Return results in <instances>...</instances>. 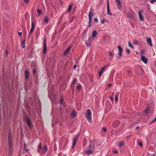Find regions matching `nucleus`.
I'll list each match as a JSON object with an SVG mask.
<instances>
[{"label":"nucleus","instance_id":"nucleus-37","mask_svg":"<svg viewBox=\"0 0 156 156\" xmlns=\"http://www.w3.org/2000/svg\"><path fill=\"white\" fill-rule=\"evenodd\" d=\"M115 71L113 70L111 73L110 76V78H111V77H113V75L114 74V73H115Z\"/></svg>","mask_w":156,"mask_h":156},{"label":"nucleus","instance_id":"nucleus-15","mask_svg":"<svg viewBox=\"0 0 156 156\" xmlns=\"http://www.w3.org/2000/svg\"><path fill=\"white\" fill-rule=\"evenodd\" d=\"M119 123L120 122L119 121H115L113 122L112 125L114 127H116L119 126Z\"/></svg>","mask_w":156,"mask_h":156},{"label":"nucleus","instance_id":"nucleus-18","mask_svg":"<svg viewBox=\"0 0 156 156\" xmlns=\"http://www.w3.org/2000/svg\"><path fill=\"white\" fill-rule=\"evenodd\" d=\"M8 141H9V145L10 144H12V141L11 139V137L10 136V133H9L8 134Z\"/></svg>","mask_w":156,"mask_h":156},{"label":"nucleus","instance_id":"nucleus-20","mask_svg":"<svg viewBox=\"0 0 156 156\" xmlns=\"http://www.w3.org/2000/svg\"><path fill=\"white\" fill-rule=\"evenodd\" d=\"M107 9L108 15H112V14L110 11V7L108 4L107 5Z\"/></svg>","mask_w":156,"mask_h":156},{"label":"nucleus","instance_id":"nucleus-55","mask_svg":"<svg viewBox=\"0 0 156 156\" xmlns=\"http://www.w3.org/2000/svg\"><path fill=\"white\" fill-rule=\"evenodd\" d=\"M113 152L115 153H117L118 152L117 150L113 151Z\"/></svg>","mask_w":156,"mask_h":156},{"label":"nucleus","instance_id":"nucleus-27","mask_svg":"<svg viewBox=\"0 0 156 156\" xmlns=\"http://www.w3.org/2000/svg\"><path fill=\"white\" fill-rule=\"evenodd\" d=\"M145 113L146 115H147L149 113V110L148 108H147L145 110Z\"/></svg>","mask_w":156,"mask_h":156},{"label":"nucleus","instance_id":"nucleus-52","mask_svg":"<svg viewBox=\"0 0 156 156\" xmlns=\"http://www.w3.org/2000/svg\"><path fill=\"white\" fill-rule=\"evenodd\" d=\"M18 33L19 36H21L22 35V32H19V31H18Z\"/></svg>","mask_w":156,"mask_h":156},{"label":"nucleus","instance_id":"nucleus-58","mask_svg":"<svg viewBox=\"0 0 156 156\" xmlns=\"http://www.w3.org/2000/svg\"><path fill=\"white\" fill-rule=\"evenodd\" d=\"M92 40V37H90L88 39V41H91Z\"/></svg>","mask_w":156,"mask_h":156},{"label":"nucleus","instance_id":"nucleus-16","mask_svg":"<svg viewBox=\"0 0 156 156\" xmlns=\"http://www.w3.org/2000/svg\"><path fill=\"white\" fill-rule=\"evenodd\" d=\"M71 49V47H69V48H66L63 53V54L65 55H66L67 53H68V52Z\"/></svg>","mask_w":156,"mask_h":156},{"label":"nucleus","instance_id":"nucleus-44","mask_svg":"<svg viewBox=\"0 0 156 156\" xmlns=\"http://www.w3.org/2000/svg\"><path fill=\"white\" fill-rule=\"evenodd\" d=\"M81 86L80 85H78L77 87V89L78 90H81Z\"/></svg>","mask_w":156,"mask_h":156},{"label":"nucleus","instance_id":"nucleus-41","mask_svg":"<svg viewBox=\"0 0 156 156\" xmlns=\"http://www.w3.org/2000/svg\"><path fill=\"white\" fill-rule=\"evenodd\" d=\"M113 54L112 53V52H110V53H109V56H111V57L110 58V59H112V58H113Z\"/></svg>","mask_w":156,"mask_h":156},{"label":"nucleus","instance_id":"nucleus-22","mask_svg":"<svg viewBox=\"0 0 156 156\" xmlns=\"http://www.w3.org/2000/svg\"><path fill=\"white\" fill-rule=\"evenodd\" d=\"M106 67V66H104L101 69V70L99 72V75L100 76H101L102 74V73L105 70V68Z\"/></svg>","mask_w":156,"mask_h":156},{"label":"nucleus","instance_id":"nucleus-4","mask_svg":"<svg viewBox=\"0 0 156 156\" xmlns=\"http://www.w3.org/2000/svg\"><path fill=\"white\" fill-rule=\"evenodd\" d=\"M79 137V135H77L75 136L73 140V145L72 147V148L73 149L75 147V145L76 144L77 140Z\"/></svg>","mask_w":156,"mask_h":156},{"label":"nucleus","instance_id":"nucleus-33","mask_svg":"<svg viewBox=\"0 0 156 156\" xmlns=\"http://www.w3.org/2000/svg\"><path fill=\"white\" fill-rule=\"evenodd\" d=\"M34 28H31L30 29V32L29 33L28 35H30L33 33V32L34 31Z\"/></svg>","mask_w":156,"mask_h":156},{"label":"nucleus","instance_id":"nucleus-46","mask_svg":"<svg viewBox=\"0 0 156 156\" xmlns=\"http://www.w3.org/2000/svg\"><path fill=\"white\" fill-rule=\"evenodd\" d=\"M126 52L128 54H129L130 53V50L128 49H126Z\"/></svg>","mask_w":156,"mask_h":156},{"label":"nucleus","instance_id":"nucleus-51","mask_svg":"<svg viewBox=\"0 0 156 156\" xmlns=\"http://www.w3.org/2000/svg\"><path fill=\"white\" fill-rule=\"evenodd\" d=\"M106 127H103L102 128V130L106 132Z\"/></svg>","mask_w":156,"mask_h":156},{"label":"nucleus","instance_id":"nucleus-3","mask_svg":"<svg viewBox=\"0 0 156 156\" xmlns=\"http://www.w3.org/2000/svg\"><path fill=\"white\" fill-rule=\"evenodd\" d=\"M26 118L27 123L28 126L30 128H31L32 126V123L29 117L27 115H26L24 117V119Z\"/></svg>","mask_w":156,"mask_h":156},{"label":"nucleus","instance_id":"nucleus-7","mask_svg":"<svg viewBox=\"0 0 156 156\" xmlns=\"http://www.w3.org/2000/svg\"><path fill=\"white\" fill-rule=\"evenodd\" d=\"M47 48L46 44V40L45 39L44 40V48L43 50V53L45 54L46 52Z\"/></svg>","mask_w":156,"mask_h":156},{"label":"nucleus","instance_id":"nucleus-34","mask_svg":"<svg viewBox=\"0 0 156 156\" xmlns=\"http://www.w3.org/2000/svg\"><path fill=\"white\" fill-rule=\"evenodd\" d=\"M72 116L73 118H74L76 116V113L75 112H72Z\"/></svg>","mask_w":156,"mask_h":156},{"label":"nucleus","instance_id":"nucleus-62","mask_svg":"<svg viewBox=\"0 0 156 156\" xmlns=\"http://www.w3.org/2000/svg\"><path fill=\"white\" fill-rule=\"evenodd\" d=\"M111 84H109L108 85V87H110L111 86Z\"/></svg>","mask_w":156,"mask_h":156},{"label":"nucleus","instance_id":"nucleus-61","mask_svg":"<svg viewBox=\"0 0 156 156\" xmlns=\"http://www.w3.org/2000/svg\"><path fill=\"white\" fill-rule=\"evenodd\" d=\"M63 15H62L61 16V17H60V18L61 19H62V18H63Z\"/></svg>","mask_w":156,"mask_h":156},{"label":"nucleus","instance_id":"nucleus-17","mask_svg":"<svg viewBox=\"0 0 156 156\" xmlns=\"http://www.w3.org/2000/svg\"><path fill=\"white\" fill-rule=\"evenodd\" d=\"M139 15V17L140 19V20L141 21H142L144 20V18L143 16L142 15L141 12L139 11L138 12Z\"/></svg>","mask_w":156,"mask_h":156},{"label":"nucleus","instance_id":"nucleus-10","mask_svg":"<svg viewBox=\"0 0 156 156\" xmlns=\"http://www.w3.org/2000/svg\"><path fill=\"white\" fill-rule=\"evenodd\" d=\"M48 150V148L46 145L44 144L43 147L42 149V152L44 153L45 154Z\"/></svg>","mask_w":156,"mask_h":156},{"label":"nucleus","instance_id":"nucleus-49","mask_svg":"<svg viewBox=\"0 0 156 156\" xmlns=\"http://www.w3.org/2000/svg\"><path fill=\"white\" fill-rule=\"evenodd\" d=\"M156 2V0H151V3L152 4H153L154 2Z\"/></svg>","mask_w":156,"mask_h":156},{"label":"nucleus","instance_id":"nucleus-57","mask_svg":"<svg viewBox=\"0 0 156 156\" xmlns=\"http://www.w3.org/2000/svg\"><path fill=\"white\" fill-rule=\"evenodd\" d=\"M77 67V66L76 65H75L73 66V68L75 69Z\"/></svg>","mask_w":156,"mask_h":156},{"label":"nucleus","instance_id":"nucleus-43","mask_svg":"<svg viewBox=\"0 0 156 156\" xmlns=\"http://www.w3.org/2000/svg\"><path fill=\"white\" fill-rule=\"evenodd\" d=\"M24 150L25 151H28V149H27L26 144L25 143L24 144Z\"/></svg>","mask_w":156,"mask_h":156},{"label":"nucleus","instance_id":"nucleus-63","mask_svg":"<svg viewBox=\"0 0 156 156\" xmlns=\"http://www.w3.org/2000/svg\"><path fill=\"white\" fill-rule=\"evenodd\" d=\"M108 4L109 5L108 1H108H107V5H108Z\"/></svg>","mask_w":156,"mask_h":156},{"label":"nucleus","instance_id":"nucleus-29","mask_svg":"<svg viewBox=\"0 0 156 156\" xmlns=\"http://www.w3.org/2000/svg\"><path fill=\"white\" fill-rule=\"evenodd\" d=\"M92 151L91 150H89L87 151L86 152V153L87 154H89L92 153Z\"/></svg>","mask_w":156,"mask_h":156},{"label":"nucleus","instance_id":"nucleus-32","mask_svg":"<svg viewBox=\"0 0 156 156\" xmlns=\"http://www.w3.org/2000/svg\"><path fill=\"white\" fill-rule=\"evenodd\" d=\"M119 96L118 94H116L115 95V101L116 102H117L118 101V96Z\"/></svg>","mask_w":156,"mask_h":156},{"label":"nucleus","instance_id":"nucleus-19","mask_svg":"<svg viewBox=\"0 0 156 156\" xmlns=\"http://www.w3.org/2000/svg\"><path fill=\"white\" fill-rule=\"evenodd\" d=\"M42 147V145L41 143H40L39 144L38 147L37 148V151L39 153H40L41 151V148Z\"/></svg>","mask_w":156,"mask_h":156},{"label":"nucleus","instance_id":"nucleus-25","mask_svg":"<svg viewBox=\"0 0 156 156\" xmlns=\"http://www.w3.org/2000/svg\"><path fill=\"white\" fill-rule=\"evenodd\" d=\"M124 142L123 141H121L118 143V145L119 147H121L124 144Z\"/></svg>","mask_w":156,"mask_h":156},{"label":"nucleus","instance_id":"nucleus-1","mask_svg":"<svg viewBox=\"0 0 156 156\" xmlns=\"http://www.w3.org/2000/svg\"><path fill=\"white\" fill-rule=\"evenodd\" d=\"M94 15L93 10L92 9L90 8L89 12V21L88 24L89 27L91 26L92 17Z\"/></svg>","mask_w":156,"mask_h":156},{"label":"nucleus","instance_id":"nucleus-2","mask_svg":"<svg viewBox=\"0 0 156 156\" xmlns=\"http://www.w3.org/2000/svg\"><path fill=\"white\" fill-rule=\"evenodd\" d=\"M86 116L87 117V119L89 122H90L91 120V112L90 109H88L86 114Z\"/></svg>","mask_w":156,"mask_h":156},{"label":"nucleus","instance_id":"nucleus-45","mask_svg":"<svg viewBox=\"0 0 156 156\" xmlns=\"http://www.w3.org/2000/svg\"><path fill=\"white\" fill-rule=\"evenodd\" d=\"M155 121H156V117L153 120L151 121V122L150 123V124H151V123H152L154 122Z\"/></svg>","mask_w":156,"mask_h":156},{"label":"nucleus","instance_id":"nucleus-47","mask_svg":"<svg viewBox=\"0 0 156 156\" xmlns=\"http://www.w3.org/2000/svg\"><path fill=\"white\" fill-rule=\"evenodd\" d=\"M133 43L135 44H138V42L136 40H134L133 41Z\"/></svg>","mask_w":156,"mask_h":156},{"label":"nucleus","instance_id":"nucleus-48","mask_svg":"<svg viewBox=\"0 0 156 156\" xmlns=\"http://www.w3.org/2000/svg\"><path fill=\"white\" fill-rule=\"evenodd\" d=\"M59 102L60 104H62L63 102V100L62 98H61L60 99Z\"/></svg>","mask_w":156,"mask_h":156},{"label":"nucleus","instance_id":"nucleus-60","mask_svg":"<svg viewBox=\"0 0 156 156\" xmlns=\"http://www.w3.org/2000/svg\"><path fill=\"white\" fill-rule=\"evenodd\" d=\"M111 101H113V96H112L111 98Z\"/></svg>","mask_w":156,"mask_h":156},{"label":"nucleus","instance_id":"nucleus-38","mask_svg":"<svg viewBox=\"0 0 156 156\" xmlns=\"http://www.w3.org/2000/svg\"><path fill=\"white\" fill-rule=\"evenodd\" d=\"M105 22H108V21L105 19L103 18L101 21V23H104Z\"/></svg>","mask_w":156,"mask_h":156},{"label":"nucleus","instance_id":"nucleus-14","mask_svg":"<svg viewBox=\"0 0 156 156\" xmlns=\"http://www.w3.org/2000/svg\"><path fill=\"white\" fill-rule=\"evenodd\" d=\"M118 48L119 50V55L120 57H122V48H121V47L119 45L118 46Z\"/></svg>","mask_w":156,"mask_h":156},{"label":"nucleus","instance_id":"nucleus-30","mask_svg":"<svg viewBox=\"0 0 156 156\" xmlns=\"http://www.w3.org/2000/svg\"><path fill=\"white\" fill-rule=\"evenodd\" d=\"M77 82V79L76 78H74L72 84H76Z\"/></svg>","mask_w":156,"mask_h":156},{"label":"nucleus","instance_id":"nucleus-64","mask_svg":"<svg viewBox=\"0 0 156 156\" xmlns=\"http://www.w3.org/2000/svg\"><path fill=\"white\" fill-rule=\"evenodd\" d=\"M139 128V126H137V127H136V129H138V128Z\"/></svg>","mask_w":156,"mask_h":156},{"label":"nucleus","instance_id":"nucleus-26","mask_svg":"<svg viewBox=\"0 0 156 156\" xmlns=\"http://www.w3.org/2000/svg\"><path fill=\"white\" fill-rule=\"evenodd\" d=\"M44 21L46 23H47L48 22V19L47 16L45 17L44 19Z\"/></svg>","mask_w":156,"mask_h":156},{"label":"nucleus","instance_id":"nucleus-42","mask_svg":"<svg viewBox=\"0 0 156 156\" xmlns=\"http://www.w3.org/2000/svg\"><path fill=\"white\" fill-rule=\"evenodd\" d=\"M37 12L38 13L39 16L40 15L42 14V11L41 10H40L39 9H38L37 10Z\"/></svg>","mask_w":156,"mask_h":156},{"label":"nucleus","instance_id":"nucleus-36","mask_svg":"<svg viewBox=\"0 0 156 156\" xmlns=\"http://www.w3.org/2000/svg\"><path fill=\"white\" fill-rule=\"evenodd\" d=\"M115 71L113 70L111 73L110 76V78H111V77H113V75L114 74V73H115Z\"/></svg>","mask_w":156,"mask_h":156},{"label":"nucleus","instance_id":"nucleus-24","mask_svg":"<svg viewBox=\"0 0 156 156\" xmlns=\"http://www.w3.org/2000/svg\"><path fill=\"white\" fill-rule=\"evenodd\" d=\"M87 140L86 138H83V147H84V146H85L86 145V143H87Z\"/></svg>","mask_w":156,"mask_h":156},{"label":"nucleus","instance_id":"nucleus-12","mask_svg":"<svg viewBox=\"0 0 156 156\" xmlns=\"http://www.w3.org/2000/svg\"><path fill=\"white\" fill-rule=\"evenodd\" d=\"M117 4V6L119 9L120 10L122 8V5L119 0H115Z\"/></svg>","mask_w":156,"mask_h":156},{"label":"nucleus","instance_id":"nucleus-54","mask_svg":"<svg viewBox=\"0 0 156 156\" xmlns=\"http://www.w3.org/2000/svg\"><path fill=\"white\" fill-rule=\"evenodd\" d=\"M139 145L140 146H142V144L141 142H139Z\"/></svg>","mask_w":156,"mask_h":156},{"label":"nucleus","instance_id":"nucleus-5","mask_svg":"<svg viewBox=\"0 0 156 156\" xmlns=\"http://www.w3.org/2000/svg\"><path fill=\"white\" fill-rule=\"evenodd\" d=\"M94 141L90 140L89 141V144L88 145V148L89 149H93L95 148V146L94 143Z\"/></svg>","mask_w":156,"mask_h":156},{"label":"nucleus","instance_id":"nucleus-35","mask_svg":"<svg viewBox=\"0 0 156 156\" xmlns=\"http://www.w3.org/2000/svg\"><path fill=\"white\" fill-rule=\"evenodd\" d=\"M128 45L129 47L132 48L133 49H134V47L133 46V45H132V44L130 43V42L129 41L128 42Z\"/></svg>","mask_w":156,"mask_h":156},{"label":"nucleus","instance_id":"nucleus-40","mask_svg":"<svg viewBox=\"0 0 156 156\" xmlns=\"http://www.w3.org/2000/svg\"><path fill=\"white\" fill-rule=\"evenodd\" d=\"M37 71V69L36 68H34L33 69V75H34L35 74V73Z\"/></svg>","mask_w":156,"mask_h":156},{"label":"nucleus","instance_id":"nucleus-23","mask_svg":"<svg viewBox=\"0 0 156 156\" xmlns=\"http://www.w3.org/2000/svg\"><path fill=\"white\" fill-rule=\"evenodd\" d=\"M25 42V40H24L23 42L21 43V46L23 48H25V45L24 44Z\"/></svg>","mask_w":156,"mask_h":156},{"label":"nucleus","instance_id":"nucleus-28","mask_svg":"<svg viewBox=\"0 0 156 156\" xmlns=\"http://www.w3.org/2000/svg\"><path fill=\"white\" fill-rule=\"evenodd\" d=\"M127 16L130 18L132 19L133 18V16L129 13L127 14Z\"/></svg>","mask_w":156,"mask_h":156},{"label":"nucleus","instance_id":"nucleus-56","mask_svg":"<svg viewBox=\"0 0 156 156\" xmlns=\"http://www.w3.org/2000/svg\"><path fill=\"white\" fill-rule=\"evenodd\" d=\"M5 53H6V55H8V51L7 50H6L5 51Z\"/></svg>","mask_w":156,"mask_h":156},{"label":"nucleus","instance_id":"nucleus-6","mask_svg":"<svg viewBox=\"0 0 156 156\" xmlns=\"http://www.w3.org/2000/svg\"><path fill=\"white\" fill-rule=\"evenodd\" d=\"M12 144H11L9 145V156H12V154L13 152V147Z\"/></svg>","mask_w":156,"mask_h":156},{"label":"nucleus","instance_id":"nucleus-8","mask_svg":"<svg viewBox=\"0 0 156 156\" xmlns=\"http://www.w3.org/2000/svg\"><path fill=\"white\" fill-rule=\"evenodd\" d=\"M146 41L147 44L150 46H152L153 44L152 43L151 39V38L147 37L146 38Z\"/></svg>","mask_w":156,"mask_h":156},{"label":"nucleus","instance_id":"nucleus-9","mask_svg":"<svg viewBox=\"0 0 156 156\" xmlns=\"http://www.w3.org/2000/svg\"><path fill=\"white\" fill-rule=\"evenodd\" d=\"M30 72L27 70H26L24 72V75L25 78L28 79L29 78Z\"/></svg>","mask_w":156,"mask_h":156},{"label":"nucleus","instance_id":"nucleus-39","mask_svg":"<svg viewBox=\"0 0 156 156\" xmlns=\"http://www.w3.org/2000/svg\"><path fill=\"white\" fill-rule=\"evenodd\" d=\"M89 79L90 81L91 82H93V76L92 75H90L89 76Z\"/></svg>","mask_w":156,"mask_h":156},{"label":"nucleus","instance_id":"nucleus-21","mask_svg":"<svg viewBox=\"0 0 156 156\" xmlns=\"http://www.w3.org/2000/svg\"><path fill=\"white\" fill-rule=\"evenodd\" d=\"M97 32L95 30H94L93 31L92 33V37L93 38L95 37L97 35Z\"/></svg>","mask_w":156,"mask_h":156},{"label":"nucleus","instance_id":"nucleus-53","mask_svg":"<svg viewBox=\"0 0 156 156\" xmlns=\"http://www.w3.org/2000/svg\"><path fill=\"white\" fill-rule=\"evenodd\" d=\"M29 0H25L24 2L26 3H28L29 2Z\"/></svg>","mask_w":156,"mask_h":156},{"label":"nucleus","instance_id":"nucleus-13","mask_svg":"<svg viewBox=\"0 0 156 156\" xmlns=\"http://www.w3.org/2000/svg\"><path fill=\"white\" fill-rule=\"evenodd\" d=\"M73 4H70L69 6V8L66 11V13L69 12H70L73 6Z\"/></svg>","mask_w":156,"mask_h":156},{"label":"nucleus","instance_id":"nucleus-50","mask_svg":"<svg viewBox=\"0 0 156 156\" xmlns=\"http://www.w3.org/2000/svg\"><path fill=\"white\" fill-rule=\"evenodd\" d=\"M94 21L95 22L97 23L98 21V20L97 18H95L94 19Z\"/></svg>","mask_w":156,"mask_h":156},{"label":"nucleus","instance_id":"nucleus-31","mask_svg":"<svg viewBox=\"0 0 156 156\" xmlns=\"http://www.w3.org/2000/svg\"><path fill=\"white\" fill-rule=\"evenodd\" d=\"M35 25H34V22H33V20H32V22H31V28H34V29L35 28Z\"/></svg>","mask_w":156,"mask_h":156},{"label":"nucleus","instance_id":"nucleus-11","mask_svg":"<svg viewBox=\"0 0 156 156\" xmlns=\"http://www.w3.org/2000/svg\"><path fill=\"white\" fill-rule=\"evenodd\" d=\"M141 60L145 64H147L148 61V58H146L144 56H142L141 57Z\"/></svg>","mask_w":156,"mask_h":156},{"label":"nucleus","instance_id":"nucleus-59","mask_svg":"<svg viewBox=\"0 0 156 156\" xmlns=\"http://www.w3.org/2000/svg\"><path fill=\"white\" fill-rule=\"evenodd\" d=\"M141 53L143 54H144V50H142L141 51Z\"/></svg>","mask_w":156,"mask_h":156}]
</instances>
